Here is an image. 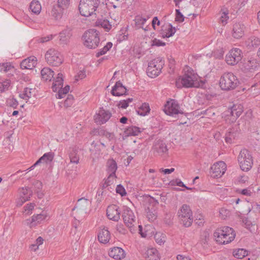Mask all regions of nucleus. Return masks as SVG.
Wrapping results in <instances>:
<instances>
[{"label": "nucleus", "instance_id": "f257e3e1", "mask_svg": "<svg viewBox=\"0 0 260 260\" xmlns=\"http://www.w3.org/2000/svg\"><path fill=\"white\" fill-rule=\"evenodd\" d=\"M176 84L178 88L197 87L199 85L198 75L191 68L186 67L184 69V75L177 79Z\"/></svg>", "mask_w": 260, "mask_h": 260}, {"label": "nucleus", "instance_id": "f03ea898", "mask_svg": "<svg viewBox=\"0 0 260 260\" xmlns=\"http://www.w3.org/2000/svg\"><path fill=\"white\" fill-rule=\"evenodd\" d=\"M234 230L229 226H224L217 229L214 233V237L217 242L226 244L231 242L235 238Z\"/></svg>", "mask_w": 260, "mask_h": 260}, {"label": "nucleus", "instance_id": "7ed1b4c3", "mask_svg": "<svg viewBox=\"0 0 260 260\" xmlns=\"http://www.w3.org/2000/svg\"><path fill=\"white\" fill-rule=\"evenodd\" d=\"M237 77L231 72L224 73L220 77L219 85L222 90H230L235 89L238 85Z\"/></svg>", "mask_w": 260, "mask_h": 260}, {"label": "nucleus", "instance_id": "20e7f679", "mask_svg": "<svg viewBox=\"0 0 260 260\" xmlns=\"http://www.w3.org/2000/svg\"><path fill=\"white\" fill-rule=\"evenodd\" d=\"M177 215L180 223L184 226L189 227L192 224V212L189 206L183 204L178 211Z\"/></svg>", "mask_w": 260, "mask_h": 260}, {"label": "nucleus", "instance_id": "39448f33", "mask_svg": "<svg viewBox=\"0 0 260 260\" xmlns=\"http://www.w3.org/2000/svg\"><path fill=\"white\" fill-rule=\"evenodd\" d=\"M83 38L84 45L90 49L95 48L100 43L99 32L94 29H90L85 32Z\"/></svg>", "mask_w": 260, "mask_h": 260}, {"label": "nucleus", "instance_id": "423d86ee", "mask_svg": "<svg viewBox=\"0 0 260 260\" xmlns=\"http://www.w3.org/2000/svg\"><path fill=\"white\" fill-rule=\"evenodd\" d=\"M165 64V61L160 57H157L151 60L148 63L147 74L151 78H155L161 72Z\"/></svg>", "mask_w": 260, "mask_h": 260}, {"label": "nucleus", "instance_id": "0eeeda50", "mask_svg": "<svg viewBox=\"0 0 260 260\" xmlns=\"http://www.w3.org/2000/svg\"><path fill=\"white\" fill-rule=\"evenodd\" d=\"M238 160L242 171L247 172L251 168L253 164L252 157L247 149H244L240 151Z\"/></svg>", "mask_w": 260, "mask_h": 260}, {"label": "nucleus", "instance_id": "6e6552de", "mask_svg": "<svg viewBox=\"0 0 260 260\" xmlns=\"http://www.w3.org/2000/svg\"><path fill=\"white\" fill-rule=\"evenodd\" d=\"M45 59L47 63L53 66H58L63 61L62 56L57 50L49 49L45 54Z\"/></svg>", "mask_w": 260, "mask_h": 260}, {"label": "nucleus", "instance_id": "1a4fd4ad", "mask_svg": "<svg viewBox=\"0 0 260 260\" xmlns=\"http://www.w3.org/2000/svg\"><path fill=\"white\" fill-rule=\"evenodd\" d=\"M99 5H95L91 3L85 2L84 0H80L79 5V10L81 15L85 17H88L95 15Z\"/></svg>", "mask_w": 260, "mask_h": 260}, {"label": "nucleus", "instance_id": "9d476101", "mask_svg": "<svg viewBox=\"0 0 260 260\" xmlns=\"http://www.w3.org/2000/svg\"><path fill=\"white\" fill-rule=\"evenodd\" d=\"M242 53L239 48L231 49L225 56V61L230 65H235L238 63L242 59Z\"/></svg>", "mask_w": 260, "mask_h": 260}, {"label": "nucleus", "instance_id": "9b49d317", "mask_svg": "<svg viewBox=\"0 0 260 260\" xmlns=\"http://www.w3.org/2000/svg\"><path fill=\"white\" fill-rule=\"evenodd\" d=\"M164 111L167 114L171 116L183 113L180 109L177 101L175 100H171L167 102L165 106Z\"/></svg>", "mask_w": 260, "mask_h": 260}, {"label": "nucleus", "instance_id": "f8f14e48", "mask_svg": "<svg viewBox=\"0 0 260 260\" xmlns=\"http://www.w3.org/2000/svg\"><path fill=\"white\" fill-rule=\"evenodd\" d=\"M226 169V164L223 161L216 162L211 167V176L213 178L221 177L224 174Z\"/></svg>", "mask_w": 260, "mask_h": 260}, {"label": "nucleus", "instance_id": "ddd939ff", "mask_svg": "<svg viewBox=\"0 0 260 260\" xmlns=\"http://www.w3.org/2000/svg\"><path fill=\"white\" fill-rule=\"evenodd\" d=\"M48 216V214L47 212L43 211L40 214L36 215H34L31 217V218L26 219L25 221V224L30 228H32L46 219Z\"/></svg>", "mask_w": 260, "mask_h": 260}, {"label": "nucleus", "instance_id": "4468645a", "mask_svg": "<svg viewBox=\"0 0 260 260\" xmlns=\"http://www.w3.org/2000/svg\"><path fill=\"white\" fill-rule=\"evenodd\" d=\"M122 217L125 224L128 228H132L134 225V223L136 221V217L131 209L127 207L124 209Z\"/></svg>", "mask_w": 260, "mask_h": 260}, {"label": "nucleus", "instance_id": "2eb2a0df", "mask_svg": "<svg viewBox=\"0 0 260 260\" xmlns=\"http://www.w3.org/2000/svg\"><path fill=\"white\" fill-rule=\"evenodd\" d=\"M152 150L156 155L161 156L168 152L166 144L161 140H156L154 141Z\"/></svg>", "mask_w": 260, "mask_h": 260}, {"label": "nucleus", "instance_id": "dca6fc26", "mask_svg": "<svg viewBox=\"0 0 260 260\" xmlns=\"http://www.w3.org/2000/svg\"><path fill=\"white\" fill-rule=\"evenodd\" d=\"M32 191L28 187H22L19 189L20 198L17 202V206H21L24 202L29 200L32 196Z\"/></svg>", "mask_w": 260, "mask_h": 260}, {"label": "nucleus", "instance_id": "f3484780", "mask_svg": "<svg viewBox=\"0 0 260 260\" xmlns=\"http://www.w3.org/2000/svg\"><path fill=\"white\" fill-rule=\"evenodd\" d=\"M111 116V114L109 111L102 108L99 111L98 113L94 116V121L98 124H102L106 123Z\"/></svg>", "mask_w": 260, "mask_h": 260}, {"label": "nucleus", "instance_id": "a211bd4d", "mask_svg": "<svg viewBox=\"0 0 260 260\" xmlns=\"http://www.w3.org/2000/svg\"><path fill=\"white\" fill-rule=\"evenodd\" d=\"M120 211L115 205L109 206L107 209V215L110 220L117 221L120 219Z\"/></svg>", "mask_w": 260, "mask_h": 260}, {"label": "nucleus", "instance_id": "6ab92c4d", "mask_svg": "<svg viewBox=\"0 0 260 260\" xmlns=\"http://www.w3.org/2000/svg\"><path fill=\"white\" fill-rule=\"evenodd\" d=\"M259 67V63L256 59L252 58L245 61L242 65V69L245 72H252Z\"/></svg>", "mask_w": 260, "mask_h": 260}, {"label": "nucleus", "instance_id": "aec40b11", "mask_svg": "<svg viewBox=\"0 0 260 260\" xmlns=\"http://www.w3.org/2000/svg\"><path fill=\"white\" fill-rule=\"evenodd\" d=\"M98 238L100 242L106 244L111 239V234L107 228L101 227L99 230Z\"/></svg>", "mask_w": 260, "mask_h": 260}, {"label": "nucleus", "instance_id": "412c9836", "mask_svg": "<svg viewBox=\"0 0 260 260\" xmlns=\"http://www.w3.org/2000/svg\"><path fill=\"white\" fill-rule=\"evenodd\" d=\"M111 92L114 96H119L126 94L127 89L126 87L122 85L121 82L119 81L116 82L115 85L112 87Z\"/></svg>", "mask_w": 260, "mask_h": 260}, {"label": "nucleus", "instance_id": "4be33fe9", "mask_svg": "<svg viewBox=\"0 0 260 260\" xmlns=\"http://www.w3.org/2000/svg\"><path fill=\"white\" fill-rule=\"evenodd\" d=\"M109 255L115 259H121L125 257V253L123 249L119 247H114L109 251Z\"/></svg>", "mask_w": 260, "mask_h": 260}, {"label": "nucleus", "instance_id": "5701e85b", "mask_svg": "<svg viewBox=\"0 0 260 260\" xmlns=\"http://www.w3.org/2000/svg\"><path fill=\"white\" fill-rule=\"evenodd\" d=\"M176 29L175 27H173L171 23H168L163 25L160 34L161 37L169 38L173 36L176 32Z\"/></svg>", "mask_w": 260, "mask_h": 260}, {"label": "nucleus", "instance_id": "b1692460", "mask_svg": "<svg viewBox=\"0 0 260 260\" xmlns=\"http://www.w3.org/2000/svg\"><path fill=\"white\" fill-rule=\"evenodd\" d=\"M36 57L31 56L23 59L20 63V67L22 69L31 70L36 67Z\"/></svg>", "mask_w": 260, "mask_h": 260}, {"label": "nucleus", "instance_id": "393cba45", "mask_svg": "<svg viewBox=\"0 0 260 260\" xmlns=\"http://www.w3.org/2000/svg\"><path fill=\"white\" fill-rule=\"evenodd\" d=\"M245 27L240 23H236L233 25L232 36L235 39H240L244 35Z\"/></svg>", "mask_w": 260, "mask_h": 260}, {"label": "nucleus", "instance_id": "a878e982", "mask_svg": "<svg viewBox=\"0 0 260 260\" xmlns=\"http://www.w3.org/2000/svg\"><path fill=\"white\" fill-rule=\"evenodd\" d=\"M243 111V107L240 104L234 105L231 109L230 114L233 121L239 117Z\"/></svg>", "mask_w": 260, "mask_h": 260}, {"label": "nucleus", "instance_id": "bb28decb", "mask_svg": "<svg viewBox=\"0 0 260 260\" xmlns=\"http://www.w3.org/2000/svg\"><path fill=\"white\" fill-rule=\"evenodd\" d=\"M142 130L138 126L131 125L128 126L124 131V135L125 137L138 136Z\"/></svg>", "mask_w": 260, "mask_h": 260}, {"label": "nucleus", "instance_id": "cd10ccee", "mask_svg": "<svg viewBox=\"0 0 260 260\" xmlns=\"http://www.w3.org/2000/svg\"><path fill=\"white\" fill-rule=\"evenodd\" d=\"M145 257L147 260H159L158 251L154 248H148L145 252Z\"/></svg>", "mask_w": 260, "mask_h": 260}, {"label": "nucleus", "instance_id": "c85d7f7f", "mask_svg": "<svg viewBox=\"0 0 260 260\" xmlns=\"http://www.w3.org/2000/svg\"><path fill=\"white\" fill-rule=\"evenodd\" d=\"M245 45L249 49L256 48L260 45V39L255 36H251L245 41Z\"/></svg>", "mask_w": 260, "mask_h": 260}, {"label": "nucleus", "instance_id": "c756f323", "mask_svg": "<svg viewBox=\"0 0 260 260\" xmlns=\"http://www.w3.org/2000/svg\"><path fill=\"white\" fill-rule=\"evenodd\" d=\"M63 76L61 73H58L57 77L55 78L52 85V89L53 91L56 92L58 89L63 86Z\"/></svg>", "mask_w": 260, "mask_h": 260}, {"label": "nucleus", "instance_id": "7c9ffc66", "mask_svg": "<svg viewBox=\"0 0 260 260\" xmlns=\"http://www.w3.org/2000/svg\"><path fill=\"white\" fill-rule=\"evenodd\" d=\"M41 74L44 81H50L53 77L54 72L49 68H44L41 70Z\"/></svg>", "mask_w": 260, "mask_h": 260}, {"label": "nucleus", "instance_id": "2f4dec72", "mask_svg": "<svg viewBox=\"0 0 260 260\" xmlns=\"http://www.w3.org/2000/svg\"><path fill=\"white\" fill-rule=\"evenodd\" d=\"M79 150L76 147L72 148L69 154L70 161L72 163L78 164L79 162Z\"/></svg>", "mask_w": 260, "mask_h": 260}, {"label": "nucleus", "instance_id": "473e14b6", "mask_svg": "<svg viewBox=\"0 0 260 260\" xmlns=\"http://www.w3.org/2000/svg\"><path fill=\"white\" fill-rule=\"evenodd\" d=\"M150 111L149 104L146 103H143L137 110L138 114L141 116L147 115Z\"/></svg>", "mask_w": 260, "mask_h": 260}, {"label": "nucleus", "instance_id": "72a5a7b5", "mask_svg": "<svg viewBox=\"0 0 260 260\" xmlns=\"http://www.w3.org/2000/svg\"><path fill=\"white\" fill-rule=\"evenodd\" d=\"M34 91L35 90L32 88H25L23 92L19 94V96L27 102L28 100L34 95Z\"/></svg>", "mask_w": 260, "mask_h": 260}, {"label": "nucleus", "instance_id": "f704fd0d", "mask_svg": "<svg viewBox=\"0 0 260 260\" xmlns=\"http://www.w3.org/2000/svg\"><path fill=\"white\" fill-rule=\"evenodd\" d=\"M62 10L56 6H53L49 14L53 17L55 19H60L62 16Z\"/></svg>", "mask_w": 260, "mask_h": 260}, {"label": "nucleus", "instance_id": "c9c22d12", "mask_svg": "<svg viewBox=\"0 0 260 260\" xmlns=\"http://www.w3.org/2000/svg\"><path fill=\"white\" fill-rule=\"evenodd\" d=\"M107 171L109 174L115 175L117 169V164L113 159H109L107 161Z\"/></svg>", "mask_w": 260, "mask_h": 260}, {"label": "nucleus", "instance_id": "e433bc0d", "mask_svg": "<svg viewBox=\"0 0 260 260\" xmlns=\"http://www.w3.org/2000/svg\"><path fill=\"white\" fill-rule=\"evenodd\" d=\"M29 8L31 11L35 14H40L42 9L39 2L36 0H34L30 3Z\"/></svg>", "mask_w": 260, "mask_h": 260}, {"label": "nucleus", "instance_id": "4c0bfd02", "mask_svg": "<svg viewBox=\"0 0 260 260\" xmlns=\"http://www.w3.org/2000/svg\"><path fill=\"white\" fill-rule=\"evenodd\" d=\"M54 154L52 152H48L45 153L42 156H41L38 161H39V164H41L42 162H45V163H50L51 162L53 158H54Z\"/></svg>", "mask_w": 260, "mask_h": 260}, {"label": "nucleus", "instance_id": "58836bf2", "mask_svg": "<svg viewBox=\"0 0 260 260\" xmlns=\"http://www.w3.org/2000/svg\"><path fill=\"white\" fill-rule=\"evenodd\" d=\"M71 36V31L67 29L62 31L59 34V40L62 44H66Z\"/></svg>", "mask_w": 260, "mask_h": 260}, {"label": "nucleus", "instance_id": "ea45409f", "mask_svg": "<svg viewBox=\"0 0 260 260\" xmlns=\"http://www.w3.org/2000/svg\"><path fill=\"white\" fill-rule=\"evenodd\" d=\"M96 24L103 28L106 31H109L112 27L111 24L107 19H99L96 22Z\"/></svg>", "mask_w": 260, "mask_h": 260}, {"label": "nucleus", "instance_id": "a19ab883", "mask_svg": "<svg viewBox=\"0 0 260 260\" xmlns=\"http://www.w3.org/2000/svg\"><path fill=\"white\" fill-rule=\"evenodd\" d=\"M237 136V133L230 131L225 134V141L226 143L231 144L234 142V140Z\"/></svg>", "mask_w": 260, "mask_h": 260}, {"label": "nucleus", "instance_id": "79ce46f5", "mask_svg": "<svg viewBox=\"0 0 260 260\" xmlns=\"http://www.w3.org/2000/svg\"><path fill=\"white\" fill-rule=\"evenodd\" d=\"M248 254V251L244 249H238L233 252V255L238 259H242Z\"/></svg>", "mask_w": 260, "mask_h": 260}, {"label": "nucleus", "instance_id": "37998d69", "mask_svg": "<svg viewBox=\"0 0 260 260\" xmlns=\"http://www.w3.org/2000/svg\"><path fill=\"white\" fill-rule=\"evenodd\" d=\"M10 85L11 81L9 79H6L3 82H0V93L8 90Z\"/></svg>", "mask_w": 260, "mask_h": 260}, {"label": "nucleus", "instance_id": "c03bdc74", "mask_svg": "<svg viewBox=\"0 0 260 260\" xmlns=\"http://www.w3.org/2000/svg\"><path fill=\"white\" fill-rule=\"evenodd\" d=\"M112 47V43L108 42L106 45H105L102 49L96 53V56L99 57L101 55H103L107 53L108 51L110 50Z\"/></svg>", "mask_w": 260, "mask_h": 260}, {"label": "nucleus", "instance_id": "a18cd8bd", "mask_svg": "<svg viewBox=\"0 0 260 260\" xmlns=\"http://www.w3.org/2000/svg\"><path fill=\"white\" fill-rule=\"evenodd\" d=\"M57 6L62 11L67 9L70 5V0H58Z\"/></svg>", "mask_w": 260, "mask_h": 260}, {"label": "nucleus", "instance_id": "49530a36", "mask_svg": "<svg viewBox=\"0 0 260 260\" xmlns=\"http://www.w3.org/2000/svg\"><path fill=\"white\" fill-rule=\"evenodd\" d=\"M195 113L199 115H205L207 116L210 117L215 114L214 112H213V110L211 108L206 109L205 110H202L200 111L199 110L196 111Z\"/></svg>", "mask_w": 260, "mask_h": 260}, {"label": "nucleus", "instance_id": "de8ad7c7", "mask_svg": "<svg viewBox=\"0 0 260 260\" xmlns=\"http://www.w3.org/2000/svg\"><path fill=\"white\" fill-rule=\"evenodd\" d=\"M147 19L141 16H137L135 18L136 25L139 27H142V26L145 24Z\"/></svg>", "mask_w": 260, "mask_h": 260}, {"label": "nucleus", "instance_id": "09e8293b", "mask_svg": "<svg viewBox=\"0 0 260 260\" xmlns=\"http://www.w3.org/2000/svg\"><path fill=\"white\" fill-rule=\"evenodd\" d=\"M35 206V204L33 203H31L27 204L24 207V211L23 213L26 215H29L32 213V211L34 209Z\"/></svg>", "mask_w": 260, "mask_h": 260}, {"label": "nucleus", "instance_id": "8fccbe9b", "mask_svg": "<svg viewBox=\"0 0 260 260\" xmlns=\"http://www.w3.org/2000/svg\"><path fill=\"white\" fill-rule=\"evenodd\" d=\"M70 90V86L69 85L66 86L64 88H60V89H58V99H61L63 98V95L67 94V93L69 92Z\"/></svg>", "mask_w": 260, "mask_h": 260}, {"label": "nucleus", "instance_id": "3c124183", "mask_svg": "<svg viewBox=\"0 0 260 260\" xmlns=\"http://www.w3.org/2000/svg\"><path fill=\"white\" fill-rule=\"evenodd\" d=\"M220 16V22L223 24L225 25L227 23V21L229 19L228 13L224 11L221 13Z\"/></svg>", "mask_w": 260, "mask_h": 260}, {"label": "nucleus", "instance_id": "603ef678", "mask_svg": "<svg viewBox=\"0 0 260 260\" xmlns=\"http://www.w3.org/2000/svg\"><path fill=\"white\" fill-rule=\"evenodd\" d=\"M176 18L175 21L179 22H182L184 20V17L182 14L180 12L179 9H176Z\"/></svg>", "mask_w": 260, "mask_h": 260}, {"label": "nucleus", "instance_id": "864d4df0", "mask_svg": "<svg viewBox=\"0 0 260 260\" xmlns=\"http://www.w3.org/2000/svg\"><path fill=\"white\" fill-rule=\"evenodd\" d=\"M116 230L118 233L123 235L126 234L127 232V230L122 224H117L116 226Z\"/></svg>", "mask_w": 260, "mask_h": 260}, {"label": "nucleus", "instance_id": "5fc2aeb1", "mask_svg": "<svg viewBox=\"0 0 260 260\" xmlns=\"http://www.w3.org/2000/svg\"><path fill=\"white\" fill-rule=\"evenodd\" d=\"M116 191L117 193L120 194L122 197L125 196L126 194L124 188L120 184H119L117 186Z\"/></svg>", "mask_w": 260, "mask_h": 260}, {"label": "nucleus", "instance_id": "6e6d98bb", "mask_svg": "<svg viewBox=\"0 0 260 260\" xmlns=\"http://www.w3.org/2000/svg\"><path fill=\"white\" fill-rule=\"evenodd\" d=\"M73 96L72 95H68V98L64 102V106L66 107H70L73 103Z\"/></svg>", "mask_w": 260, "mask_h": 260}, {"label": "nucleus", "instance_id": "4d7b16f0", "mask_svg": "<svg viewBox=\"0 0 260 260\" xmlns=\"http://www.w3.org/2000/svg\"><path fill=\"white\" fill-rule=\"evenodd\" d=\"M237 191L239 193H240L246 196H250L251 195V194L252 193L251 189L249 188L238 189V190H237Z\"/></svg>", "mask_w": 260, "mask_h": 260}, {"label": "nucleus", "instance_id": "13d9d810", "mask_svg": "<svg viewBox=\"0 0 260 260\" xmlns=\"http://www.w3.org/2000/svg\"><path fill=\"white\" fill-rule=\"evenodd\" d=\"M165 45L166 43L165 42H163L158 39H154L152 41V46L159 47L164 46Z\"/></svg>", "mask_w": 260, "mask_h": 260}, {"label": "nucleus", "instance_id": "bf43d9fd", "mask_svg": "<svg viewBox=\"0 0 260 260\" xmlns=\"http://www.w3.org/2000/svg\"><path fill=\"white\" fill-rule=\"evenodd\" d=\"M115 175L109 174L108 177L105 180V183L107 186L110 185L111 184H112L114 180L116 178Z\"/></svg>", "mask_w": 260, "mask_h": 260}, {"label": "nucleus", "instance_id": "052dcab7", "mask_svg": "<svg viewBox=\"0 0 260 260\" xmlns=\"http://www.w3.org/2000/svg\"><path fill=\"white\" fill-rule=\"evenodd\" d=\"M7 102L10 106L13 107L14 109L17 108L18 104L17 101L14 98L9 99Z\"/></svg>", "mask_w": 260, "mask_h": 260}, {"label": "nucleus", "instance_id": "680f3d73", "mask_svg": "<svg viewBox=\"0 0 260 260\" xmlns=\"http://www.w3.org/2000/svg\"><path fill=\"white\" fill-rule=\"evenodd\" d=\"M85 77L86 74L85 71H80L78 74L75 76V80L76 81H78L79 80L84 79Z\"/></svg>", "mask_w": 260, "mask_h": 260}, {"label": "nucleus", "instance_id": "e2e57ef3", "mask_svg": "<svg viewBox=\"0 0 260 260\" xmlns=\"http://www.w3.org/2000/svg\"><path fill=\"white\" fill-rule=\"evenodd\" d=\"M52 39V36L50 35L46 37H42L40 38H39L37 40V41L39 43H45L49 41V40H51Z\"/></svg>", "mask_w": 260, "mask_h": 260}, {"label": "nucleus", "instance_id": "0e129e2a", "mask_svg": "<svg viewBox=\"0 0 260 260\" xmlns=\"http://www.w3.org/2000/svg\"><path fill=\"white\" fill-rule=\"evenodd\" d=\"M99 134L100 135H103L109 139H111L113 137V135L112 133H109L104 130L100 131V132H99Z\"/></svg>", "mask_w": 260, "mask_h": 260}, {"label": "nucleus", "instance_id": "69168bd1", "mask_svg": "<svg viewBox=\"0 0 260 260\" xmlns=\"http://www.w3.org/2000/svg\"><path fill=\"white\" fill-rule=\"evenodd\" d=\"M0 65L1 67V71H3L4 72H7L10 70L11 67L10 65L8 64V63H3L2 65Z\"/></svg>", "mask_w": 260, "mask_h": 260}, {"label": "nucleus", "instance_id": "338daca9", "mask_svg": "<svg viewBox=\"0 0 260 260\" xmlns=\"http://www.w3.org/2000/svg\"><path fill=\"white\" fill-rule=\"evenodd\" d=\"M118 106L120 108L123 109H126L128 106V102L125 100L120 101L119 103L118 104Z\"/></svg>", "mask_w": 260, "mask_h": 260}, {"label": "nucleus", "instance_id": "774afa93", "mask_svg": "<svg viewBox=\"0 0 260 260\" xmlns=\"http://www.w3.org/2000/svg\"><path fill=\"white\" fill-rule=\"evenodd\" d=\"M160 24V21L158 19L157 17H154L152 21V25L154 29H155V24L159 25Z\"/></svg>", "mask_w": 260, "mask_h": 260}]
</instances>
